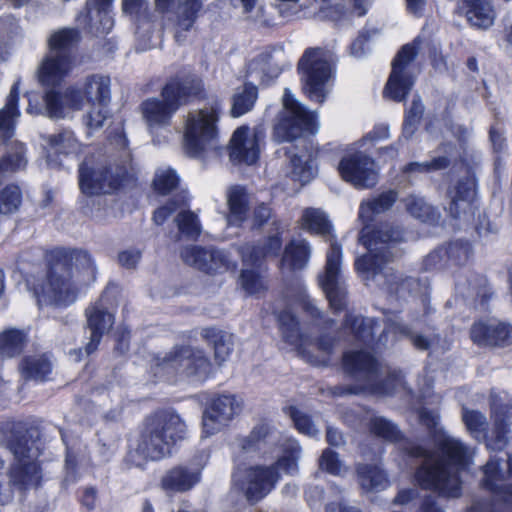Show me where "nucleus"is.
I'll list each match as a JSON object with an SVG mask.
<instances>
[{
  "label": "nucleus",
  "mask_w": 512,
  "mask_h": 512,
  "mask_svg": "<svg viewBox=\"0 0 512 512\" xmlns=\"http://www.w3.org/2000/svg\"><path fill=\"white\" fill-rule=\"evenodd\" d=\"M406 210L411 216L422 222H433L438 219V212L422 197L410 195L405 200Z\"/></svg>",
  "instance_id": "obj_51"
},
{
  "label": "nucleus",
  "mask_w": 512,
  "mask_h": 512,
  "mask_svg": "<svg viewBox=\"0 0 512 512\" xmlns=\"http://www.w3.org/2000/svg\"><path fill=\"white\" fill-rule=\"evenodd\" d=\"M397 192L395 190L385 191L371 200L363 201L359 208V219L363 223L372 221L373 215L385 212L397 200Z\"/></svg>",
  "instance_id": "obj_43"
},
{
  "label": "nucleus",
  "mask_w": 512,
  "mask_h": 512,
  "mask_svg": "<svg viewBox=\"0 0 512 512\" xmlns=\"http://www.w3.org/2000/svg\"><path fill=\"white\" fill-rule=\"evenodd\" d=\"M179 231L187 237L196 238L201 233L198 216L192 211H181L175 219Z\"/></svg>",
  "instance_id": "obj_59"
},
{
  "label": "nucleus",
  "mask_w": 512,
  "mask_h": 512,
  "mask_svg": "<svg viewBox=\"0 0 512 512\" xmlns=\"http://www.w3.org/2000/svg\"><path fill=\"white\" fill-rule=\"evenodd\" d=\"M87 325L90 331V341L85 347L87 355L93 353L105 332H107L114 323V316L107 312L102 302L91 305L86 310Z\"/></svg>",
  "instance_id": "obj_27"
},
{
  "label": "nucleus",
  "mask_w": 512,
  "mask_h": 512,
  "mask_svg": "<svg viewBox=\"0 0 512 512\" xmlns=\"http://www.w3.org/2000/svg\"><path fill=\"white\" fill-rule=\"evenodd\" d=\"M205 453L196 455L190 462L178 465L163 476L161 485L166 491L186 492L201 480V472L207 463Z\"/></svg>",
  "instance_id": "obj_25"
},
{
  "label": "nucleus",
  "mask_w": 512,
  "mask_h": 512,
  "mask_svg": "<svg viewBox=\"0 0 512 512\" xmlns=\"http://www.w3.org/2000/svg\"><path fill=\"white\" fill-rule=\"evenodd\" d=\"M476 195L475 182L467 177L449 190L451 203L449 213L453 218H461V214L473 213V200Z\"/></svg>",
  "instance_id": "obj_28"
},
{
  "label": "nucleus",
  "mask_w": 512,
  "mask_h": 512,
  "mask_svg": "<svg viewBox=\"0 0 512 512\" xmlns=\"http://www.w3.org/2000/svg\"><path fill=\"white\" fill-rule=\"evenodd\" d=\"M307 8L320 20L339 21L345 14V9L340 3L333 0H307Z\"/></svg>",
  "instance_id": "obj_48"
},
{
  "label": "nucleus",
  "mask_w": 512,
  "mask_h": 512,
  "mask_svg": "<svg viewBox=\"0 0 512 512\" xmlns=\"http://www.w3.org/2000/svg\"><path fill=\"white\" fill-rule=\"evenodd\" d=\"M343 365L345 371L357 381V385L349 389L350 393L368 392L389 396L405 388L401 371L383 370L369 352H347L343 356Z\"/></svg>",
  "instance_id": "obj_9"
},
{
  "label": "nucleus",
  "mask_w": 512,
  "mask_h": 512,
  "mask_svg": "<svg viewBox=\"0 0 512 512\" xmlns=\"http://www.w3.org/2000/svg\"><path fill=\"white\" fill-rule=\"evenodd\" d=\"M220 109V103L215 101L209 107L188 112L183 132V148L187 155L199 158L218 149Z\"/></svg>",
  "instance_id": "obj_12"
},
{
  "label": "nucleus",
  "mask_w": 512,
  "mask_h": 512,
  "mask_svg": "<svg viewBox=\"0 0 512 512\" xmlns=\"http://www.w3.org/2000/svg\"><path fill=\"white\" fill-rule=\"evenodd\" d=\"M420 43L421 39L417 37L413 42L402 46L392 62V71L385 86L384 94L394 101H403L414 84L409 66L419 52Z\"/></svg>",
  "instance_id": "obj_19"
},
{
  "label": "nucleus",
  "mask_w": 512,
  "mask_h": 512,
  "mask_svg": "<svg viewBox=\"0 0 512 512\" xmlns=\"http://www.w3.org/2000/svg\"><path fill=\"white\" fill-rule=\"evenodd\" d=\"M289 302L299 304L302 309L313 319H320L321 311L315 305L314 300L307 293L306 286L302 282H298L293 294L289 295Z\"/></svg>",
  "instance_id": "obj_56"
},
{
  "label": "nucleus",
  "mask_w": 512,
  "mask_h": 512,
  "mask_svg": "<svg viewBox=\"0 0 512 512\" xmlns=\"http://www.w3.org/2000/svg\"><path fill=\"white\" fill-rule=\"evenodd\" d=\"M338 171L343 180L360 189L373 187L378 180L374 160L359 151L344 156L339 162Z\"/></svg>",
  "instance_id": "obj_22"
},
{
  "label": "nucleus",
  "mask_w": 512,
  "mask_h": 512,
  "mask_svg": "<svg viewBox=\"0 0 512 512\" xmlns=\"http://www.w3.org/2000/svg\"><path fill=\"white\" fill-rule=\"evenodd\" d=\"M311 248L304 239L292 240L286 247L281 259L282 270H298L304 268L310 258Z\"/></svg>",
  "instance_id": "obj_38"
},
{
  "label": "nucleus",
  "mask_w": 512,
  "mask_h": 512,
  "mask_svg": "<svg viewBox=\"0 0 512 512\" xmlns=\"http://www.w3.org/2000/svg\"><path fill=\"white\" fill-rule=\"evenodd\" d=\"M424 112L420 97L415 96L410 107L405 111L403 123V136L409 138L413 135Z\"/></svg>",
  "instance_id": "obj_58"
},
{
  "label": "nucleus",
  "mask_w": 512,
  "mask_h": 512,
  "mask_svg": "<svg viewBox=\"0 0 512 512\" xmlns=\"http://www.w3.org/2000/svg\"><path fill=\"white\" fill-rule=\"evenodd\" d=\"M507 471L500 467V459L491 457L483 467V486L495 494L493 501H476L468 509V512H500L497 508L498 502H503L507 507L512 508V485L506 484L507 477L512 476V456L507 459Z\"/></svg>",
  "instance_id": "obj_17"
},
{
  "label": "nucleus",
  "mask_w": 512,
  "mask_h": 512,
  "mask_svg": "<svg viewBox=\"0 0 512 512\" xmlns=\"http://www.w3.org/2000/svg\"><path fill=\"white\" fill-rule=\"evenodd\" d=\"M22 203V192L16 185H8L0 192V213L12 214Z\"/></svg>",
  "instance_id": "obj_57"
},
{
  "label": "nucleus",
  "mask_w": 512,
  "mask_h": 512,
  "mask_svg": "<svg viewBox=\"0 0 512 512\" xmlns=\"http://www.w3.org/2000/svg\"><path fill=\"white\" fill-rule=\"evenodd\" d=\"M463 9L471 26L486 30L496 19V11L490 0H463Z\"/></svg>",
  "instance_id": "obj_32"
},
{
  "label": "nucleus",
  "mask_w": 512,
  "mask_h": 512,
  "mask_svg": "<svg viewBox=\"0 0 512 512\" xmlns=\"http://www.w3.org/2000/svg\"><path fill=\"white\" fill-rule=\"evenodd\" d=\"M50 261L54 263L45 281L34 289L40 306H69L96 280V265L85 250L55 248L50 252Z\"/></svg>",
  "instance_id": "obj_2"
},
{
  "label": "nucleus",
  "mask_w": 512,
  "mask_h": 512,
  "mask_svg": "<svg viewBox=\"0 0 512 512\" xmlns=\"http://www.w3.org/2000/svg\"><path fill=\"white\" fill-rule=\"evenodd\" d=\"M111 80L108 76L93 74L87 76L81 87H69L63 93L53 89L45 94V107L50 118H65L73 110L89 105L85 123L90 129L102 127L107 119L111 101Z\"/></svg>",
  "instance_id": "obj_4"
},
{
  "label": "nucleus",
  "mask_w": 512,
  "mask_h": 512,
  "mask_svg": "<svg viewBox=\"0 0 512 512\" xmlns=\"http://www.w3.org/2000/svg\"><path fill=\"white\" fill-rule=\"evenodd\" d=\"M80 40L76 28H63L48 38V53L38 68V80L43 86H56L74 67L72 48Z\"/></svg>",
  "instance_id": "obj_13"
},
{
  "label": "nucleus",
  "mask_w": 512,
  "mask_h": 512,
  "mask_svg": "<svg viewBox=\"0 0 512 512\" xmlns=\"http://www.w3.org/2000/svg\"><path fill=\"white\" fill-rule=\"evenodd\" d=\"M402 338L409 339L413 346L419 350H427L431 346V340L423 335L416 334L411 327L396 320L388 321L377 341V345L385 346Z\"/></svg>",
  "instance_id": "obj_29"
},
{
  "label": "nucleus",
  "mask_w": 512,
  "mask_h": 512,
  "mask_svg": "<svg viewBox=\"0 0 512 512\" xmlns=\"http://www.w3.org/2000/svg\"><path fill=\"white\" fill-rule=\"evenodd\" d=\"M290 154V177L301 184L310 182L317 174V166L311 154L307 151L301 154Z\"/></svg>",
  "instance_id": "obj_41"
},
{
  "label": "nucleus",
  "mask_w": 512,
  "mask_h": 512,
  "mask_svg": "<svg viewBox=\"0 0 512 512\" xmlns=\"http://www.w3.org/2000/svg\"><path fill=\"white\" fill-rule=\"evenodd\" d=\"M493 428L488 431L486 416L478 410L462 408V421L477 441H485L489 450L501 451L512 439V400L505 392H491Z\"/></svg>",
  "instance_id": "obj_7"
},
{
  "label": "nucleus",
  "mask_w": 512,
  "mask_h": 512,
  "mask_svg": "<svg viewBox=\"0 0 512 512\" xmlns=\"http://www.w3.org/2000/svg\"><path fill=\"white\" fill-rule=\"evenodd\" d=\"M277 438L276 431L265 422L257 424L248 436L238 440V447L244 453L260 452Z\"/></svg>",
  "instance_id": "obj_36"
},
{
  "label": "nucleus",
  "mask_w": 512,
  "mask_h": 512,
  "mask_svg": "<svg viewBox=\"0 0 512 512\" xmlns=\"http://www.w3.org/2000/svg\"><path fill=\"white\" fill-rule=\"evenodd\" d=\"M497 319H486L480 320L473 324L470 330V337L478 346L486 347L495 345L497 341L495 337V333L497 330Z\"/></svg>",
  "instance_id": "obj_49"
},
{
  "label": "nucleus",
  "mask_w": 512,
  "mask_h": 512,
  "mask_svg": "<svg viewBox=\"0 0 512 512\" xmlns=\"http://www.w3.org/2000/svg\"><path fill=\"white\" fill-rule=\"evenodd\" d=\"M201 336L213 347L214 358L218 364H222L230 357L233 351L231 334L214 327H207L202 329Z\"/></svg>",
  "instance_id": "obj_39"
},
{
  "label": "nucleus",
  "mask_w": 512,
  "mask_h": 512,
  "mask_svg": "<svg viewBox=\"0 0 512 512\" xmlns=\"http://www.w3.org/2000/svg\"><path fill=\"white\" fill-rule=\"evenodd\" d=\"M280 330L284 339L299 352L306 353L307 338L299 332V323L290 310L277 314Z\"/></svg>",
  "instance_id": "obj_40"
},
{
  "label": "nucleus",
  "mask_w": 512,
  "mask_h": 512,
  "mask_svg": "<svg viewBox=\"0 0 512 512\" xmlns=\"http://www.w3.org/2000/svg\"><path fill=\"white\" fill-rule=\"evenodd\" d=\"M358 482L365 491H381L389 486V480L378 465L359 464L357 466Z\"/></svg>",
  "instance_id": "obj_42"
},
{
  "label": "nucleus",
  "mask_w": 512,
  "mask_h": 512,
  "mask_svg": "<svg viewBox=\"0 0 512 512\" xmlns=\"http://www.w3.org/2000/svg\"><path fill=\"white\" fill-rule=\"evenodd\" d=\"M114 0H87L85 11L77 21L85 30L94 35L107 34L114 25L111 7Z\"/></svg>",
  "instance_id": "obj_26"
},
{
  "label": "nucleus",
  "mask_w": 512,
  "mask_h": 512,
  "mask_svg": "<svg viewBox=\"0 0 512 512\" xmlns=\"http://www.w3.org/2000/svg\"><path fill=\"white\" fill-rule=\"evenodd\" d=\"M181 258L187 265L207 274L223 273L235 268L224 251L212 246H187L181 251Z\"/></svg>",
  "instance_id": "obj_23"
},
{
  "label": "nucleus",
  "mask_w": 512,
  "mask_h": 512,
  "mask_svg": "<svg viewBox=\"0 0 512 512\" xmlns=\"http://www.w3.org/2000/svg\"><path fill=\"white\" fill-rule=\"evenodd\" d=\"M20 371L26 380L43 381L51 373L52 364L45 354L27 356L20 365Z\"/></svg>",
  "instance_id": "obj_44"
},
{
  "label": "nucleus",
  "mask_w": 512,
  "mask_h": 512,
  "mask_svg": "<svg viewBox=\"0 0 512 512\" xmlns=\"http://www.w3.org/2000/svg\"><path fill=\"white\" fill-rule=\"evenodd\" d=\"M258 98V89L251 83H245L242 87L236 89L232 96V106L230 115L238 118L250 112Z\"/></svg>",
  "instance_id": "obj_45"
},
{
  "label": "nucleus",
  "mask_w": 512,
  "mask_h": 512,
  "mask_svg": "<svg viewBox=\"0 0 512 512\" xmlns=\"http://www.w3.org/2000/svg\"><path fill=\"white\" fill-rule=\"evenodd\" d=\"M443 249L448 263L456 266L466 264L473 254L471 244L462 240L452 241Z\"/></svg>",
  "instance_id": "obj_55"
},
{
  "label": "nucleus",
  "mask_w": 512,
  "mask_h": 512,
  "mask_svg": "<svg viewBox=\"0 0 512 512\" xmlns=\"http://www.w3.org/2000/svg\"><path fill=\"white\" fill-rule=\"evenodd\" d=\"M201 89L202 83L197 77H176L165 84L160 97H151L142 102V117L155 145L169 141L172 136L173 116L191 97L198 95Z\"/></svg>",
  "instance_id": "obj_5"
},
{
  "label": "nucleus",
  "mask_w": 512,
  "mask_h": 512,
  "mask_svg": "<svg viewBox=\"0 0 512 512\" xmlns=\"http://www.w3.org/2000/svg\"><path fill=\"white\" fill-rule=\"evenodd\" d=\"M317 115L299 103L286 88L283 94V112L274 128V136L280 142L293 141L305 134L318 131Z\"/></svg>",
  "instance_id": "obj_16"
},
{
  "label": "nucleus",
  "mask_w": 512,
  "mask_h": 512,
  "mask_svg": "<svg viewBox=\"0 0 512 512\" xmlns=\"http://www.w3.org/2000/svg\"><path fill=\"white\" fill-rule=\"evenodd\" d=\"M264 139L261 128L251 130L247 126L237 128L230 140L229 156L233 163L252 165L260 155V142Z\"/></svg>",
  "instance_id": "obj_24"
},
{
  "label": "nucleus",
  "mask_w": 512,
  "mask_h": 512,
  "mask_svg": "<svg viewBox=\"0 0 512 512\" xmlns=\"http://www.w3.org/2000/svg\"><path fill=\"white\" fill-rule=\"evenodd\" d=\"M370 431L376 436L390 442H398L402 439V434L398 427L381 416H373L369 421Z\"/></svg>",
  "instance_id": "obj_54"
},
{
  "label": "nucleus",
  "mask_w": 512,
  "mask_h": 512,
  "mask_svg": "<svg viewBox=\"0 0 512 512\" xmlns=\"http://www.w3.org/2000/svg\"><path fill=\"white\" fill-rule=\"evenodd\" d=\"M20 81L17 80L6 98L5 106L0 110V131L5 139L14 134L16 121L20 116L18 109Z\"/></svg>",
  "instance_id": "obj_37"
},
{
  "label": "nucleus",
  "mask_w": 512,
  "mask_h": 512,
  "mask_svg": "<svg viewBox=\"0 0 512 512\" xmlns=\"http://www.w3.org/2000/svg\"><path fill=\"white\" fill-rule=\"evenodd\" d=\"M335 57L331 50L309 48L301 57L298 70L305 95L316 103H323L331 91L334 79Z\"/></svg>",
  "instance_id": "obj_15"
},
{
  "label": "nucleus",
  "mask_w": 512,
  "mask_h": 512,
  "mask_svg": "<svg viewBox=\"0 0 512 512\" xmlns=\"http://www.w3.org/2000/svg\"><path fill=\"white\" fill-rule=\"evenodd\" d=\"M240 285L249 295H256L266 289L262 277L252 269H243L240 275Z\"/></svg>",
  "instance_id": "obj_63"
},
{
  "label": "nucleus",
  "mask_w": 512,
  "mask_h": 512,
  "mask_svg": "<svg viewBox=\"0 0 512 512\" xmlns=\"http://www.w3.org/2000/svg\"><path fill=\"white\" fill-rule=\"evenodd\" d=\"M301 226L311 233L320 235L330 234L331 231V223L326 214L317 208H307L303 211Z\"/></svg>",
  "instance_id": "obj_47"
},
{
  "label": "nucleus",
  "mask_w": 512,
  "mask_h": 512,
  "mask_svg": "<svg viewBox=\"0 0 512 512\" xmlns=\"http://www.w3.org/2000/svg\"><path fill=\"white\" fill-rule=\"evenodd\" d=\"M179 178L175 170L171 168H160L156 171L153 181L155 190L160 194H168L176 188Z\"/></svg>",
  "instance_id": "obj_60"
},
{
  "label": "nucleus",
  "mask_w": 512,
  "mask_h": 512,
  "mask_svg": "<svg viewBox=\"0 0 512 512\" xmlns=\"http://www.w3.org/2000/svg\"><path fill=\"white\" fill-rule=\"evenodd\" d=\"M276 230V234L269 236L262 246L245 245L241 247L240 253L245 265L256 266L262 259L278 255L282 246V240L279 228L277 227Z\"/></svg>",
  "instance_id": "obj_33"
},
{
  "label": "nucleus",
  "mask_w": 512,
  "mask_h": 512,
  "mask_svg": "<svg viewBox=\"0 0 512 512\" xmlns=\"http://www.w3.org/2000/svg\"><path fill=\"white\" fill-rule=\"evenodd\" d=\"M341 262V247L337 242L330 243L324 272L319 274L318 283L334 311H340L345 307L346 286L341 274Z\"/></svg>",
  "instance_id": "obj_20"
},
{
  "label": "nucleus",
  "mask_w": 512,
  "mask_h": 512,
  "mask_svg": "<svg viewBox=\"0 0 512 512\" xmlns=\"http://www.w3.org/2000/svg\"><path fill=\"white\" fill-rule=\"evenodd\" d=\"M26 342V334L23 331L9 329L0 334V353L6 357L19 354Z\"/></svg>",
  "instance_id": "obj_52"
},
{
  "label": "nucleus",
  "mask_w": 512,
  "mask_h": 512,
  "mask_svg": "<svg viewBox=\"0 0 512 512\" xmlns=\"http://www.w3.org/2000/svg\"><path fill=\"white\" fill-rule=\"evenodd\" d=\"M187 425L171 409L159 410L145 419L136 453L143 460L157 461L169 456L174 445L186 437Z\"/></svg>",
  "instance_id": "obj_8"
},
{
  "label": "nucleus",
  "mask_w": 512,
  "mask_h": 512,
  "mask_svg": "<svg viewBox=\"0 0 512 512\" xmlns=\"http://www.w3.org/2000/svg\"><path fill=\"white\" fill-rule=\"evenodd\" d=\"M282 454L271 465H251L238 467L233 473V484L248 502L257 503L270 494L281 479L280 471L294 475L298 472L301 447L295 439H285L281 443Z\"/></svg>",
  "instance_id": "obj_6"
},
{
  "label": "nucleus",
  "mask_w": 512,
  "mask_h": 512,
  "mask_svg": "<svg viewBox=\"0 0 512 512\" xmlns=\"http://www.w3.org/2000/svg\"><path fill=\"white\" fill-rule=\"evenodd\" d=\"M25 147L18 141L8 144L6 155L0 160V171L14 172L25 167Z\"/></svg>",
  "instance_id": "obj_50"
},
{
  "label": "nucleus",
  "mask_w": 512,
  "mask_h": 512,
  "mask_svg": "<svg viewBox=\"0 0 512 512\" xmlns=\"http://www.w3.org/2000/svg\"><path fill=\"white\" fill-rule=\"evenodd\" d=\"M205 0H155L156 9L167 14L164 29L172 28L176 42L183 43L199 18Z\"/></svg>",
  "instance_id": "obj_18"
},
{
  "label": "nucleus",
  "mask_w": 512,
  "mask_h": 512,
  "mask_svg": "<svg viewBox=\"0 0 512 512\" xmlns=\"http://www.w3.org/2000/svg\"><path fill=\"white\" fill-rule=\"evenodd\" d=\"M1 435L7 448L14 455V461L8 469V478L20 493L37 489L41 486L43 472L38 461L39 451L34 442H29L20 435L18 426L6 424L1 428Z\"/></svg>",
  "instance_id": "obj_10"
},
{
  "label": "nucleus",
  "mask_w": 512,
  "mask_h": 512,
  "mask_svg": "<svg viewBox=\"0 0 512 512\" xmlns=\"http://www.w3.org/2000/svg\"><path fill=\"white\" fill-rule=\"evenodd\" d=\"M434 443L435 451L412 442L401 443L400 447L410 459L419 462L414 478L420 487L444 497H459V474L472 465L475 450L444 431L438 432Z\"/></svg>",
  "instance_id": "obj_1"
},
{
  "label": "nucleus",
  "mask_w": 512,
  "mask_h": 512,
  "mask_svg": "<svg viewBox=\"0 0 512 512\" xmlns=\"http://www.w3.org/2000/svg\"><path fill=\"white\" fill-rule=\"evenodd\" d=\"M48 143V162L54 163L57 165L58 163L51 159L52 154L64 155V156H77L80 152H82V144L75 137V134L71 130H63L59 133L49 135L47 137Z\"/></svg>",
  "instance_id": "obj_34"
},
{
  "label": "nucleus",
  "mask_w": 512,
  "mask_h": 512,
  "mask_svg": "<svg viewBox=\"0 0 512 512\" xmlns=\"http://www.w3.org/2000/svg\"><path fill=\"white\" fill-rule=\"evenodd\" d=\"M243 402L235 395L224 394L212 399L202 417V433L212 436L226 427L242 411Z\"/></svg>",
  "instance_id": "obj_21"
},
{
  "label": "nucleus",
  "mask_w": 512,
  "mask_h": 512,
  "mask_svg": "<svg viewBox=\"0 0 512 512\" xmlns=\"http://www.w3.org/2000/svg\"><path fill=\"white\" fill-rule=\"evenodd\" d=\"M119 144L124 148V164L118 166L115 172L107 165L100 155H89L79 165V186L86 195H95L100 193H112L120 187L127 175L130 161V152L126 149L127 139L123 135L118 136Z\"/></svg>",
  "instance_id": "obj_14"
},
{
  "label": "nucleus",
  "mask_w": 512,
  "mask_h": 512,
  "mask_svg": "<svg viewBox=\"0 0 512 512\" xmlns=\"http://www.w3.org/2000/svg\"><path fill=\"white\" fill-rule=\"evenodd\" d=\"M122 10L137 23L136 33L140 35L142 27L149 25V3L147 0H123Z\"/></svg>",
  "instance_id": "obj_53"
},
{
  "label": "nucleus",
  "mask_w": 512,
  "mask_h": 512,
  "mask_svg": "<svg viewBox=\"0 0 512 512\" xmlns=\"http://www.w3.org/2000/svg\"><path fill=\"white\" fill-rule=\"evenodd\" d=\"M286 413L291 417L295 428L302 434L309 437H314L318 434V429L310 419V417L304 412L300 411L296 407L290 406L287 408Z\"/></svg>",
  "instance_id": "obj_61"
},
{
  "label": "nucleus",
  "mask_w": 512,
  "mask_h": 512,
  "mask_svg": "<svg viewBox=\"0 0 512 512\" xmlns=\"http://www.w3.org/2000/svg\"><path fill=\"white\" fill-rule=\"evenodd\" d=\"M448 164L449 160L446 157H438L432 161L409 163L404 167L403 172L405 174L428 173L446 168Z\"/></svg>",
  "instance_id": "obj_64"
},
{
  "label": "nucleus",
  "mask_w": 512,
  "mask_h": 512,
  "mask_svg": "<svg viewBox=\"0 0 512 512\" xmlns=\"http://www.w3.org/2000/svg\"><path fill=\"white\" fill-rule=\"evenodd\" d=\"M62 439L66 445L64 482L73 483L77 480L79 471L89 466L90 458L87 447L80 441L75 440L70 443L64 434H62Z\"/></svg>",
  "instance_id": "obj_31"
},
{
  "label": "nucleus",
  "mask_w": 512,
  "mask_h": 512,
  "mask_svg": "<svg viewBox=\"0 0 512 512\" xmlns=\"http://www.w3.org/2000/svg\"><path fill=\"white\" fill-rule=\"evenodd\" d=\"M150 369L158 379L202 382L208 377L211 364L202 350L187 346L174 348L163 357H155Z\"/></svg>",
  "instance_id": "obj_11"
},
{
  "label": "nucleus",
  "mask_w": 512,
  "mask_h": 512,
  "mask_svg": "<svg viewBox=\"0 0 512 512\" xmlns=\"http://www.w3.org/2000/svg\"><path fill=\"white\" fill-rule=\"evenodd\" d=\"M273 52L274 50L265 49L255 56L248 63V75L265 84L277 78L282 71V67Z\"/></svg>",
  "instance_id": "obj_30"
},
{
  "label": "nucleus",
  "mask_w": 512,
  "mask_h": 512,
  "mask_svg": "<svg viewBox=\"0 0 512 512\" xmlns=\"http://www.w3.org/2000/svg\"><path fill=\"white\" fill-rule=\"evenodd\" d=\"M228 213L225 214L228 225L240 226L247 218L248 196L244 187L236 185L226 193Z\"/></svg>",
  "instance_id": "obj_35"
},
{
  "label": "nucleus",
  "mask_w": 512,
  "mask_h": 512,
  "mask_svg": "<svg viewBox=\"0 0 512 512\" xmlns=\"http://www.w3.org/2000/svg\"><path fill=\"white\" fill-rule=\"evenodd\" d=\"M402 240V231L388 223L377 227L365 224L359 241L368 253L355 260V268L364 280H375L379 285H385L390 293L400 297L416 283L413 278L397 276L392 268L386 266L398 254L396 243Z\"/></svg>",
  "instance_id": "obj_3"
},
{
  "label": "nucleus",
  "mask_w": 512,
  "mask_h": 512,
  "mask_svg": "<svg viewBox=\"0 0 512 512\" xmlns=\"http://www.w3.org/2000/svg\"><path fill=\"white\" fill-rule=\"evenodd\" d=\"M344 326L345 329L351 331L355 339L364 344L372 342L375 330L380 327L378 322L373 318H363L352 314L346 315Z\"/></svg>",
  "instance_id": "obj_46"
},
{
  "label": "nucleus",
  "mask_w": 512,
  "mask_h": 512,
  "mask_svg": "<svg viewBox=\"0 0 512 512\" xmlns=\"http://www.w3.org/2000/svg\"><path fill=\"white\" fill-rule=\"evenodd\" d=\"M235 7H241L243 14L255 23L268 25L269 21L264 17V8L258 0H230Z\"/></svg>",
  "instance_id": "obj_62"
}]
</instances>
